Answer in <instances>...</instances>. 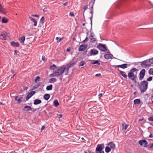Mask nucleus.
I'll return each mask as SVG.
<instances>
[{
    "mask_svg": "<svg viewBox=\"0 0 153 153\" xmlns=\"http://www.w3.org/2000/svg\"><path fill=\"white\" fill-rule=\"evenodd\" d=\"M53 102L56 107H57L59 105V103L57 100H54Z\"/></svg>",
    "mask_w": 153,
    "mask_h": 153,
    "instance_id": "nucleus-28",
    "label": "nucleus"
},
{
    "mask_svg": "<svg viewBox=\"0 0 153 153\" xmlns=\"http://www.w3.org/2000/svg\"><path fill=\"white\" fill-rule=\"evenodd\" d=\"M63 39V38H60L59 39V38L58 37H56V40H57V42H60Z\"/></svg>",
    "mask_w": 153,
    "mask_h": 153,
    "instance_id": "nucleus-39",
    "label": "nucleus"
},
{
    "mask_svg": "<svg viewBox=\"0 0 153 153\" xmlns=\"http://www.w3.org/2000/svg\"><path fill=\"white\" fill-rule=\"evenodd\" d=\"M25 40V37L24 36H22L19 38V40L20 42L22 44H23Z\"/></svg>",
    "mask_w": 153,
    "mask_h": 153,
    "instance_id": "nucleus-22",
    "label": "nucleus"
},
{
    "mask_svg": "<svg viewBox=\"0 0 153 153\" xmlns=\"http://www.w3.org/2000/svg\"><path fill=\"white\" fill-rule=\"evenodd\" d=\"M138 69L135 68H133L131 69L129 72L128 73V78L135 83H137L136 80L137 79V74Z\"/></svg>",
    "mask_w": 153,
    "mask_h": 153,
    "instance_id": "nucleus-2",
    "label": "nucleus"
},
{
    "mask_svg": "<svg viewBox=\"0 0 153 153\" xmlns=\"http://www.w3.org/2000/svg\"><path fill=\"white\" fill-rule=\"evenodd\" d=\"M8 21V19L4 17H3L2 18V22L4 23H6Z\"/></svg>",
    "mask_w": 153,
    "mask_h": 153,
    "instance_id": "nucleus-30",
    "label": "nucleus"
},
{
    "mask_svg": "<svg viewBox=\"0 0 153 153\" xmlns=\"http://www.w3.org/2000/svg\"><path fill=\"white\" fill-rule=\"evenodd\" d=\"M66 51L68 52H69L70 51V50L69 49L67 48L66 50Z\"/></svg>",
    "mask_w": 153,
    "mask_h": 153,
    "instance_id": "nucleus-61",
    "label": "nucleus"
},
{
    "mask_svg": "<svg viewBox=\"0 0 153 153\" xmlns=\"http://www.w3.org/2000/svg\"><path fill=\"white\" fill-rule=\"evenodd\" d=\"M111 150V149L108 146H106L105 148V152L108 153L110 152Z\"/></svg>",
    "mask_w": 153,
    "mask_h": 153,
    "instance_id": "nucleus-32",
    "label": "nucleus"
},
{
    "mask_svg": "<svg viewBox=\"0 0 153 153\" xmlns=\"http://www.w3.org/2000/svg\"><path fill=\"white\" fill-rule=\"evenodd\" d=\"M49 81L50 83H54L56 81V79L54 78H52L49 79Z\"/></svg>",
    "mask_w": 153,
    "mask_h": 153,
    "instance_id": "nucleus-29",
    "label": "nucleus"
},
{
    "mask_svg": "<svg viewBox=\"0 0 153 153\" xmlns=\"http://www.w3.org/2000/svg\"><path fill=\"white\" fill-rule=\"evenodd\" d=\"M120 74L125 78H127V75L126 74V73L124 71H120Z\"/></svg>",
    "mask_w": 153,
    "mask_h": 153,
    "instance_id": "nucleus-23",
    "label": "nucleus"
},
{
    "mask_svg": "<svg viewBox=\"0 0 153 153\" xmlns=\"http://www.w3.org/2000/svg\"><path fill=\"white\" fill-rule=\"evenodd\" d=\"M106 145L110 147V148L112 149H114L115 148V146L114 143L113 142H111L108 143Z\"/></svg>",
    "mask_w": 153,
    "mask_h": 153,
    "instance_id": "nucleus-13",
    "label": "nucleus"
},
{
    "mask_svg": "<svg viewBox=\"0 0 153 153\" xmlns=\"http://www.w3.org/2000/svg\"><path fill=\"white\" fill-rule=\"evenodd\" d=\"M19 98V97L18 96H16L15 98V100L16 101H17Z\"/></svg>",
    "mask_w": 153,
    "mask_h": 153,
    "instance_id": "nucleus-49",
    "label": "nucleus"
},
{
    "mask_svg": "<svg viewBox=\"0 0 153 153\" xmlns=\"http://www.w3.org/2000/svg\"><path fill=\"white\" fill-rule=\"evenodd\" d=\"M23 98L22 97H21L18 99V100H17V102L18 103H20L21 102L23 101Z\"/></svg>",
    "mask_w": 153,
    "mask_h": 153,
    "instance_id": "nucleus-38",
    "label": "nucleus"
},
{
    "mask_svg": "<svg viewBox=\"0 0 153 153\" xmlns=\"http://www.w3.org/2000/svg\"><path fill=\"white\" fill-rule=\"evenodd\" d=\"M102 95H103V94L102 93H101V94H99L98 95L99 98L100 99L101 97L102 96Z\"/></svg>",
    "mask_w": 153,
    "mask_h": 153,
    "instance_id": "nucleus-48",
    "label": "nucleus"
},
{
    "mask_svg": "<svg viewBox=\"0 0 153 153\" xmlns=\"http://www.w3.org/2000/svg\"><path fill=\"white\" fill-rule=\"evenodd\" d=\"M66 71V67L65 65L58 67L54 71H53L52 74L50 75V77H58L62 75Z\"/></svg>",
    "mask_w": 153,
    "mask_h": 153,
    "instance_id": "nucleus-1",
    "label": "nucleus"
},
{
    "mask_svg": "<svg viewBox=\"0 0 153 153\" xmlns=\"http://www.w3.org/2000/svg\"><path fill=\"white\" fill-rule=\"evenodd\" d=\"M42 102L39 99H36L34 100V104L36 105L40 104Z\"/></svg>",
    "mask_w": 153,
    "mask_h": 153,
    "instance_id": "nucleus-24",
    "label": "nucleus"
},
{
    "mask_svg": "<svg viewBox=\"0 0 153 153\" xmlns=\"http://www.w3.org/2000/svg\"><path fill=\"white\" fill-rule=\"evenodd\" d=\"M36 109H33V112H34V111H36Z\"/></svg>",
    "mask_w": 153,
    "mask_h": 153,
    "instance_id": "nucleus-64",
    "label": "nucleus"
},
{
    "mask_svg": "<svg viewBox=\"0 0 153 153\" xmlns=\"http://www.w3.org/2000/svg\"><path fill=\"white\" fill-rule=\"evenodd\" d=\"M150 59L151 60V62L152 63V64H153V57Z\"/></svg>",
    "mask_w": 153,
    "mask_h": 153,
    "instance_id": "nucleus-57",
    "label": "nucleus"
},
{
    "mask_svg": "<svg viewBox=\"0 0 153 153\" xmlns=\"http://www.w3.org/2000/svg\"><path fill=\"white\" fill-rule=\"evenodd\" d=\"M148 87V83L146 80L141 82L139 86V88L141 93H143L146 91Z\"/></svg>",
    "mask_w": 153,
    "mask_h": 153,
    "instance_id": "nucleus-3",
    "label": "nucleus"
},
{
    "mask_svg": "<svg viewBox=\"0 0 153 153\" xmlns=\"http://www.w3.org/2000/svg\"><path fill=\"white\" fill-rule=\"evenodd\" d=\"M29 18L30 19V20L33 22L35 20L33 18H32L30 16L29 17Z\"/></svg>",
    "mask_w": 153,
    "mask_h": 153,
    "instance_id": "nucleus-44",
    "label": "nucleus"
},
{
    "mask_svg": "<svg viewBox=\"0 0 153 153\" xmlns=\"http://www.w3.org/2000/svg\"><path fill=\"white\" fill-rule=\"evenodd\" d=\"M33 22L34 23V26H36L37 25V22L35 20V21Z\"/></svg>",
    "mask_w": 153,
    "mask_h": 153,
    "instance_id": "nucleus-46",
    "label": "nucleus"
},
{
    "mask_svg": "<svg viewBox=\"0 0 153 153\" xmlns=\"http://www.w3.org/2000/svg\"><path fill=\"white\" fill-rule=\"evenodd\" d=\"M45 21V18L44 17H42L40 21V23L42 24H43Z\"/></svg>",
    "mask_w": 153,
    "mask_h": 153,
    "instance_id": "nucleus-37",
    "label": "nucleus"
},
{
    "mask_svg": "<svg viewBox=\"0 0 153 153\" xmlns=\"http://www.w3.org/2000/svg\"><path fill=\"white\" fill-rule=\"evenodd\" d=\"M99 51L95 49H93L91 50L89 53L90 56H94L97 55Z\"/></svg>",
    "mask_w": 153,
    "mask_h": 153,
    "instance_id": "nucleus-11",
    "label": "nucleus"
},
{
    "mask_svg": "<svg viewBox=\"0 0 153 153\" xmlns=\"http://www.w3.org/2000/svg\"><path fill=\"white\" fill-rule=\"evenodd\" d=\"M40 85V83L39 82L35 84L33 87V89H35L38 88Z\"/></svg>",
    "mask_w": 153,
    "mask_h": 153,
    "instance_id": "nucleus-25",
    "label": "nucleus"
},
{
    "mask_svg": "<svg viewBox=\"0 0 153 153\" xmlns=\"http://www.w3.org/2000/svg\"><path fill=\"white\" fill-rule=\"evenodd\" d=\"M57 68V67L55 64H53L50 66V69L52 70H54Z\"/></svg>",
    "mask_w": 153,
    "mask_h": 153,
    "instance_id": "nucleus-31",
    "label": "nucleus"
},
{
    "mask_svg": "<svg viewBox=\"0 0 153 153\" xmlns=\"http://www.w3.org/2000/svg\"><path fill=\"white\" fill-rule=\"evenodd\" d=\"M146 73V70L144 69H142L140 71L138 76L140 80L141 81L143 79Z\"/></svg>",
    "mask_w": 153,
    "mask_h": 153,
    "instance_id": "nucleus-8",
    "label": "nucleus"
},
{
    "mask_svg": "<svg viewBox=\"0 0 153 153\" xmlns=\"http://www.w3.org/2000/svg\"><path fill=\"white\" fill-rule=\"evenodd\" d=\"M140 100L137 99H135L134 101V103L135 105L139 104L140 103Z\"/></svg>",
    "mask_w": 153,
    "mask_h": 153,
    "instance_id": "nucleus-27",
    "label": "nucleus"
},
{
    "mask_svg": "<svg viewBox=\"0 0 153 153\" xmlns=\"http://www.w3.org/2000/svg\"><path fill=\"white\" fill-rule=\"evenodd\" d=\"M104 148V144H98L96 148V153H104V151H102Z\"/></svg>",
    "mask_w": 153,
    "mask_h": 153,
    "instance_id": "nucleus-5",
    "label": "nucleus"
},
{
    "mask_svg": "<svg viewBox=\"0 0 153 153\" xmlns=\"http://www.w3.org/2000/svg\"><path fill=\"white\" fill-rule=\"evenodd\" d=\"M17 52H19V51H18L16 50H15V51H14V52H15V53H14V54H16V53H17Z\"/></svg>",
    "mask_w": 153,
    "mask_h": 153,
    "instance_id": "nucleus-60",
    "label": "nucleus"
},
{
    "mask_svg": "<svg viewBox=\"0 0 153 153\" xmlns=\"http://www.w3.org/2000/svg\"><path fill=\"white\" fill-rule=\"evenodd\" d=\"M129 126V124H126L125 122H123L122 124V130L124 131H125Z\"/></svg>",
    "mask_w": 153,
    "mask_h": 153,
    "instance_id": "nucleus-18",
    "label": "nucleus"
},
{
    "mask_svg": "<svg viewBox=\"0 0 153 153\" xmlns=\"http://www.w3.org/2000/svg\"><path fill=\"white\" fill-rule=\"evenodd\" d=\"M91 36L89 38L90 39V42L91 43H94L96 40V38L94 37V36L93 35V33H91L90 34Z\"/></svg>",
    "mask_w": 153,
    "mask_h": 153,
    "instance_id": "nucleus-15",
    "label": "nucleus"
},
{
    "mask_svg": "<svg viewBox=\"0 0 153 153\" xmlns=\"http://www.w3.org/2000/svg\"><path fill=\"white\" fill-rule=\"evenodd\" d=\"M87 46L86 45L83 44L80 45L79 48V51H84L87 48Z\"/></svg>",
    "mask_w": 153,
    "mask_h": 153,
    "instance_id": "nucleus-12",
    "label": "nucleus"
},
{
    "mask_svg": "<svg viewBox=\"0 0 153 153\" xmlns=\"http://www.w3.org/2000/svg\"><path fill=\"white\" fill-rule=\"evenodd\" d=\"M94 0H92L89 3V5L91 6L90 10V13L91 14V16L90 18V19L91 21V25H92V19L93 16V6L94 4Z\"/></svg>",
    "mask_w": 153,
    "mask_h": 153,
    "instance_id": "nucleus-7",
    "label": "nucleus"
},
{
    "mask_svg": "<svg viewBox=\"0 0 153 153\" xmlns=\"http://www.w3.org/2000/svg\"><path fill=\"white\" fill-rule=\"evenodd\" d=\"M68 2H66L65 3H63V4L65 6H66L68 5Z\"/></svg>",
    "mask_w": 153,
    "mask_h": 153,
    "instance_id": "nucleus-47",
    "label": "nucleus"
},
{
    "mask_svg": "<svg viewBox=\"0 0 153 153\" xmlns=\"http://www.w3.org/2000/svg\"><path fill=\"white\" fill-rule=\"evenodd\" d=\"M128 64H124L121 65H117L115 66L118 67L120 68L123 69H125L127 68Z\"/></svg>",
    "mask_w": 153,
    "mask_h": 153,
    "instance_id": "nucleus-17",
    "label": "nucleus"
},
{
    "mask_svg": "<svg viewBox=\"0 0 153 153\" xmlns=\"http://www.w3.org/2000/svg\"><path fill=\"white\" fill-rule=\"evenodd\" d=\"M87 7V5H85L83 7V8L84 10V11L85 10Z\"/></svg>",
    "mask_w": 153,
    "mask_h": 153,
    "instance_id": "nucleus-54",
    "label": "nucleus"
},
{
    "mask_svg": "<svg viewBox=\"0 0 153 153\" xmlns=\"http://www.w3.org/2000/svg\"><path fill=\"white\" fill-rule=\"evenodd\" d=\"M138 143L141 146L144 147H147L148 144L147 142L145 140H140L138 142Z\"/></svg>",
    "mask_w": 153,
    "mask_h": 153,
    "instance_id": "nucleus-9",
    "label": "nucleus"
},
{
    "mask_svg": "<svg viewBox=\"0 0 153 153\" xmlns=\"http://www.w3.org/2000/svg\"><path fill=\"white\" fill-rule=\"evenodd\" d=\"M57 115H58L59 116V119H60V118H61L62 117V114H57Z\"/></svg>",
    "mask_w": 153,
    "mask_h": 153,
    "instance_id": "nucleus-52",
    "label": "nucleus"
},
{
    "mask_svg": "<svg viewBox=\"0 0 153 153\" xmlns=\"http://www.w3.org/2000/svg\"><path fill=\"white\" fill-rule=\"evenodd\" d=\"M15 75V74H13V76H12L11 77V79L13 77H14V76Z\"/></svg>",
    "mask_w": 153,
    "mask_h": 153,
    "instance_id": "nucleus-63",
    "label": "nucleus"
},
{
    "mask_svg": "<svg viewBox=\"0 0 153 153\" xmlns=\"http://www.w3.org/2000/svg\"><path fill=\"white\" fill-rule=\"evenodd\" d=\"M149 73L150 75H153V68H151L149 70Z\"/></svg>",
    "mask_w": 153,
    "mask_h": 153,
    "instance_id": "nucleus-35",
    "label": "nucleus"
},
{
    "mask_svg": "<svg viewBox=\"0 0 153 153\" xmlns=\"http://www.w3.org/2000/svg\"><path fill=\"white\" fill-rule=\"evenodd\" d=\"M148 120L149 121L153 122V117H151L148 118Z\"/></svg>",
    "mask_w": 153,
    "mask_h": 153,
    "instance_id": "nucleus-45",
    "label": "nucleus"
},
{
    "mask_svg": "<svg viewBox=\"0 0 153 153\" xmlns=\"http://www.w3.org/2000/svg\"><path fill=\"white\" fill-rule=\"evenodd\" d=\"M88 40V38L87 36L85 38V40L83 41L82 43H85Z\"/></svg>",
    "mask_w": 153,
    "mask_h": 153,
    "instance_id": "nucleus-41",
    "label": "nucleus"
},
{
    "mask_svg": "<svg viewBox=\"0 0 153 153\" xmlns=\"http://www.w3.org/2000/svg\"><path fill=\"white\" fill-rule=\"evenodd\" d=\"M143 118L140 119H139V120L138 121H143Z\"/></svg>",
    "mask_w": 153,
    "mask_h": 153,
    "instance_id": "nucleus-59",
    "label": "nucleus"
},
{
    "mask_svg": "<svg viewBox=\"0 0 153 153\" xmlns=\"http://www.w3.org/2000/svg\"><path fill=\"white\" fill-rule=\"evenodd\" d=\"M91 64L93 65L97 64L99 65H100V63L97 60H95L94 62H91Z\"/></svg>",
    "mask_w": 153,
    "mask_h": 153,
    "instance_id": "nucleus-36",
    "label": "nucleus"
},
{
    "mask_svg": "<svg viewBox=\"0 0 153 153\" xmlns=\"http://www.w3.org/2000/svg\"><path fill=\"white\" fill-rule=\"evenodd\" d=\"M45 127V126H42L41 128V131L43 130L44 129Z\"/></svg>",
    "mask_w": 153,
    "mask_h": 153,
    "instance_id": "nucleus-55",
    "label": "nucleus"
},
{
    "mask_svg": "<svg viewBox=\"0 0 153 153\" xmlns=\"http://www.w3.org/2000/svg\"><path fill=\"white\" fill-rule=\"evenodd\" d=\"M40 77L39 76H37L35 79L34 82H35L36 83L37 81H39L40 80Z\"/></svg>",
    "mask_w": 153,
    "mask_h": 153,
    "instance_id": "nucleus-34",
    "label": "nucleus"
},
{
    "mask_svg": "<svg viewBox=\"0 0 153 153\" xmlns=\"http://www.w3.org/2000/svg\"><path fill=\"white\" fill-rule=\"evenodd\" d=\"M0 39L4 40L7 39V37L4 33L2 32L0 34Z\"/></svg>",
    "mask_w": 153,
    "mask_h": 153,
    "instance_id": "nucleus-16",
    "label": "nucleus"
},
{
    "mask_svg": "<svg viewBox=\"0 0 153 153\" xmlns=\"http://www.w3.org/2000/svg\"><path fill=\"white\" fill-rule=\"evenodd\" d=\"M11 72L13 74H14V71L13 70H11Z\"/></svg>",
    "mask_w": 153,
    "mask_h": 153,
    "instance_id": "nucleus-62",
    "label": "nucleus"
},
{
    "mask_svg": "<svg viewBox=\"0 0 153 153\" xmlns=\"http://www.w3.org/2000/svg\"><path fill=\"white\" fill-rule=\"evenodd\" d=\"M10 44L13 47H18L19 46V44L18 42H15L14 41L11 42Z\"/></svg>",
    "mask_w": 153,
    "mask_h": 153,
    "instance_id": "nucleus-20",
    "label": "nucleus"
},
{
    "mask_svg": "<svg viewBox=\"0 0 153 153\" xmlns=\"http://www.w3.org/2000/svg\"><path fill=\"white\" fill-rule=\"evenodd\" d=\"M112 56L113 55L111 54H106L104 56V58L107 59H112Z\"/></svg>",
    "mask_w": 153,
    "mask_h": 153,
    "instance_id": "nucleus-19",
    "label": "nucleus"
},
{
    "mask_svg": "<svg viewBox=\"0 0 153 153\" xmlns=\"http://www.w3.org/2000/svg\"><path fill=\"white\" fill-rule=\"evenodd\" d=\"M141 66L144 68L149 67L151 66L152 63L150 59H146L139 62Z\"/></svg>",
    "mask_w": 153,
    "mask_h": 153,
    "instance_id": "nucleus-4",
    "label": "nucleus"
},
{
    "mask_svg": "<svg viewBox=\"0 0 153 153\" xmlns=\"http://www.w3.org/2000/svg\"><path fill=\"white\" fill-rule=\"evenodd\" d=\"M76 64V62H74L70 64L69 65H67V67H66V73L65 74V75H66L68 74L69 72V70L70 68L73 66L74 65H75Z\"/></svg>",
    "mask_w": 153,
    "mask_h": 153,
    "instance_id": "nucleus-10",
    "label": "nucleus"
},
{
    "mask_svg": "<svg viewBox=\"0 0 153 153\" xmlns=\"http://www.w3.org/2000/svg\"><path fill=\"white\" fill-rule=\"evenodd\" d=\"M32 16H34V17H37V18L39 16L38 15H36V14L33 15Z\"/></svg>",
    "mask_w": 153,
    "mask_h": 153,
    "instance_id": "nucleus-50",
    "label": "nucleus"
},
{
    "mask_svg": "<svg viewBox=\"0 0 153 153\" xmlns=\"http://www.w3.org/2000/svg\"><path fill=\"white\" fill-rule=\"evenodd\" d=\"M85 64V62L83 61H82L79 63V66H83Z\"/></svg>",
    "mask_w": 153,
    "mask_h": 153,
    "instance_id": "nucleus-40",
    "label": "nucleus"
},
{
    "mask_svg": "<svg viewBox=\"0 0 153 153\" xmlns=\"http://www.w3.org/2000/svg\"><path fill=\"white\" fill-rule=\"evenodd\" d=\"M149 137L150 138H152L153 137V135L152 134H151L149 136Z\"/></svg>",
    "mask_w": 153,
    "mask_h": 153,
    "instance_id": "nucleus-58",
    "label": "nucleus"
},
{
    "mask_svg": "<svg viewBox=\"0 0 153 153\" xmlns=\"http://www.w3.org/2000/svg\"><path fill=\"white\" fill-rule=\"evenodd\" d=\"M152 76H150L149 78L147 79V80L146 81H152Z\"/></svg>",
    "mask_w": 153,
    "mask_h": 153,
    "instance_id": "nucleus-42",
    "label": "nucleus"
},
{
    "mask_svg": "<svg viewBox=\"0 0 153 153\" xmlns=\"http://www.w3.org/2000/svg\"><path fill=\"white\" fill-rule=\"evenodd\" d=\"M69 15L71 17H74V14L73 12H70Z\"/></svg>",
    "mask_w": 153,
    "mask_h": 153,
    "instance_id": "nucleus-43",
    "label": "nucleus"
},
{
    "mask_svg": "<svg viewBox=\"0 0 153 153\" xmlns=\"http://www.w3.org/2000/svg\"><path fill=\"white\" fill-rule=\"evenodd\" d=\"M45 57L44 56H42V59L43 61H45Z\"/></svg>",
    "mask_w": 153,
    "mask_h": 153,
    "instance_id": "nucleus-51",
    "label": "nucleus"
},
{
    "mask_svg": "<svg viewBox=\"0 0 153 153\" xmlns=\"http://www.w3.org/2000/svg\"><path fill=\"white\" fill-rule=\"evenodd\" d=\"M101 74H97L95 75V76H101Z\"/></svg>",
    "mask_w": 153,
    "mask_h": 153,
    "instance_id": "nucleus-56",
    "label": "nucleus"
},
{
    "mask_svg": "<svg viewBox=\"0 0 153 153\" xmlns=\"http://www.w3.org/2000/svg\"><path fill=\"white\" fill-rule=\"evenodd\" d=\"M53 85H50L47 86L46 89L48 91L51 90L52 89Z\"/></svg>",
    "mask_w": 153,
    "mask_h": 153,
    "instance_id": "nucleus-33",
    "label": "nucleus"
},
{
    "mask_svg": "<svg viewBox=\"0 0 153 153\" xmlns=\"http://www.w3.org/2000/svg\"><path fill=\"white\" fill-rule=\"evenodd\" d=\"M97 48L101 51L103 52H106L108 50L106 45L100 43L98 44L97 46Z\"/></svg>",
    "mask_w": 153,
    "mask_h": 153,
    "instance_id": "nucleus-6",
    "label": "nucleus"
},
{
    "mask_svg": "<svg viewBox=\"0 0 153 153\" xmlns=\"http://www.w3.org/2000/svg\"><path fill=\"white\" fill-rule=\"evenodd\" d=\"M35 91H31L29 93L26 98V100H28L35 93Z\"/></svg>",
    "mask_w": 153,
    "mask_h": 153,
    "instance_id": "nucleus-14",
    "label": "nucleus"
},
{
    "mask_svg": "<svg viewBox=\"0 0 153 153\" xmlns=\"http://www.w3.org/2000/svg\"><path fill=\"white\" fill-rule=\"evenodd\" d=\"M24 110L26 111H27L30 110H32L30 106L28 105H26L24 106Z\"/></svg>",
    "mask_w": 153,
    "mask_h": 153,
    "instance_id": "nucleus-21",
    "label": "nucleus"
},
{
    "mask_svg": "<svg viewBox=\"0 0 153 153\" xmlns=\"http://www.w3.org/2000/svg\"><path fill=\"white\" fill-rule=\"evenodd\" d=\"M50 97V95L48 94H46L44 96V98L46 100H48Z\"/></svg>",
    "mask_w": 153,
    "mask_h": 153,
    "instance_id": "nucleus-26",
    "label": "nucleus"
},
{
    "mask_svg": "<svg viewBox=\"0 0 153 153\" xmlns=\"http://www.w3.org/2000/svg\"><path fill=\"white\" fill-rule=\"evenodd\" d=\"M149 148H153V143L151 144L149 146Z\"/></svg>",
    "mask_w": 153,
    "mask_h": 153,
    "instance_id": "nucleus-53",
    "label": "nucleus"
}]
</instances>
